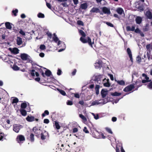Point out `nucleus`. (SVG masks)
Returning <instances> with one entry per match:
<instances>
[{
  "instance_id": "f257e3e1",
  "label": "nucleus",
  "mask_w": 152,
  "mask_h": 152,
  "mask_svg": "<svg viewBox=\"0 0 152 152\" xmlns=\"http://www.w3.org/2000/svg\"><path fill=\"white\" fill-rule=\"evenodd\" d=\"M13 130L16 133H18L20 129L23 128V126L20 124H15L13 126Z\"/></svg>"
},
{
  "instance_id": "f03ea898",
  "label": "nucleus",
  "mask_w": 152,
  "mask_h": 152,
  "mask_svg": "<svg viewBox=\"0 0 152 152\" xmlns=\"http://www.w3.org/2000/svg\"><path fill=\"white\" fill-rule=\"evenodd\" d=\"M134 88V86L133 84H131L126 87L123 90L124 92L130 91Z\"/></svg>"
},
{
  "instance_id": "7ed1b4c3",
  "label": "nucleus",
  "mask_w": 152,
  "mask_h": 152,
  "mask_svg": "<svg viewBox=\"0 0 152 152\" xmlns=\"http://www.w3.org/2000/svg\"><path fill=\"white\" fill-rule=\"evenodd\" d=\"M102 76L101 75L96 76L95 77V78L94 80V81L97 82L98 83L100 84L101 83Z\"/></svg>"
},
{
  "instance_id": "20e7f679",
  "label": "nucleus",
  "mask_w": 152,
  "mask_h": 152,
  "mask_svg": "<svg viewBox=\"0 0 152 152\" xmlns=\"http://www.w3.org/2000/svg\"><path fill=\"white\" fill-rule=\"evenodd\" d=\"M9 49L12 53L14 54H16L19 53V50L16 48H10Z\"/></svg>"
},
{
  "instance_id": "39448f33",
  "label": "nucleus",
  "mask_w": 152,
  "mask_h": 152,
  "mask_svg": "<svg viewBox=\"0 0 152 152\" xmlns=\"http://www.w3.org/2000/svg\"><path fill=\"white\" fill-rule=\"evenodd\" d=\"M16 140L18 142L20 143V142L24 141L25 138L23 136L20 135L17 136Z\"/></svg>"
},
{
  "instance_id": "423d86ee",
  "label": "nucleus",
  "mask_w": 152,
  "mask_h": 152,
  "mask_svg": "<svg viewBox=\"0 0 152 152\" xmlns=\"http://www.w3.org/2000/svg\"><path fill=\"white\" fill-rule=\"evenodd\" d=\"M102 10L103 12L104 13L108 15L110 14V9L106 7H104L102 8Z\"/></svg>"
},
{
  "instance_id": "0eeeda50",
  "label": "nucleus",
  "mask_w": 152,
  "mask_h": 152,
  "mask_svg": "<svg viewBox=\"0 0 152 152\" xmlns=\"http://www.w3.org/2000/svg\"><path fill=\"white\" fill-rule=\"evenodd\" d=\"M48 135V133L45 131H44L41 133V138L42 140H44L46 139V137Z\"/></svg>"
},
{
  "instance_id": "6e6552de",
  "label": "nucleus",
  "mask_w": 152,
  "mask_h": 152,
  "mask_svg": "<svg viewBox=\"0 0 152 152\" xmlns=\"http://www.w3.org/2000/svg\"><path fill=\"white\" fill-rule=\"evenodd\" d=\"M57 45L59 47H61L63 48H64V49L66 48V46L64 42L61 41H58Z\"/></svg>"
},
{
  "instance_id": "1a4fd4ad",
  "label": "nucleus",
  "mask_w": 152,
  "mask_h": 152,
  "mask_svg": "<svg viewBox=\"0 0 152 152\" xmlns=\"http://www.w3.org/2000/svg\"><path fill=\"white\" fill-rule=\"evenodd\" d=\"M28 55L26 53H21L20 56L21 59L23 60H26L28 59Z\"/></svg>"
},
{
  "instance_id": "9d476101",
  "label": "nucleus",
  "mask_w": 152,
  "mask_h": 152,
  "mask_svg": "<svg viewBox=\"0 0 152 152\" xmlns=\"http://www.w3.org/2000/svg\"><path fill=\"white\" fill-rule=\"evenodd\" d=\"M107 91L104 89H102L101 91V93L103 98L105 97L107 94Z\"/></svg>"
},
{
  "instance_id": "9b49d317",
  "label": "nucleus",
  "mask_w": 152,
  "mask_h": 152,
  "mask_svg": "<svg viewBox=\"0 0 152 152\" xmlns=\"http://www.w3.org/2000/svg\"><path fill=\"white\" fill-rule=\"evenodd\" d=\"M127 52L129 55V57L130 58V60L131 61H133V59L132 57V52L130 49L129 48H128L127 49Z\"/></svg>"
},
{
  "instance_id": "f8f14e48",
  "label": "nucleus",
  "mask_w": 152,
  "mask_h": 152,
  "mask_svg": "<svg viewBox=\"0 0 152 152\" xmlns=\"http://www.w3.org/2000/svg\"><path fill=\"white\" fill-rule=\"evenodd\" d=\"M114 80L116 82L118 83V84L120 85L123 86L125 85V82L123 80H117L115 78Z\"/></svg>"
},
{
  "instance_id": "ddd939ff",
  "label": "nucleus",
  "mask_w": 152,
  "mask_h": 152,
  "mask_svg": "<svg viewBox=\"0 0 152 152\" xmlns=\"http://www.w3.org/2000/svg\"><path fill=\"white\" fill-rule=\"evenodd\" d=\"M136 7L140 11H143L144 10L143 6V5L140 3H138L136 5Z\"/></svg>"
},
{
  "instance_id": "4468645a",
  "label": "nucleus",
  "mask_w": 152,
  "mask_h": 152,
  "mask_svg": "<svg viewBox=\"0 0 152 152\" xmlns=\"http://www.w3.org/2000/svg\"><path fill=\"white\" fill-rule=\"evenodd\" d=\"M66 22L69 23L72 26H75V21L72 20H65Z\"/></svg>"
},
{
  "instance_id": "2eb2a0df",
  "label": "nucleus",
  "mask_w": 152,
  "mask_h": 152,
  "mask_svg": "<svg viewBox=\"0 0 152 152\" xmlns=\"http://www.w3.org/2000/svg\"><path fill=\"white\" fill-rule=\"evenodd\" d=\"M116 11L118 14L121 15L124 14V10L121 8H118L116 10Z\"/></svg>"
},
{
  "instance_id": "dca6fc26",
  "label": "nucleus",
  "mask_w": 152,
  "mask_h": 152,
  "mask_svg": "<svg viewBox=\"0 0 152 152\" xmlns=\"http://www.w3.org/2000/svg\"><path fill=\"white\" fill-rule=\"evenodd\" d=\"M26 120L28 122H32L35 120V118L33 116H28L26 118Z\"/></svg>"
},
{
  "instance_id": "f3484780",
  "label": "nucleus",
  "mask_w": 152,
  "mask_h": 152,
  "mask_svg": "<svg viewBox=\"0 0 152 152\" xmlns=\"http://www.w3.org/2000/svg\"><path fill=\"white\" fill-rule=\"evenodd\" d=\"M145 15L149 19H151L152 18V14L150 11H148L146 12Z\"/></svg>"
},
{
  "instance_id": "a211bd4d",
  "label": "nucleus",
  "mask_w": 152,
  "mask_h": 152,
  "mask_svg": "<svg viewBox=\"0 0 152 152\" xmlns=\"http://www.w3.org/2000/svg\"><path fill=\"white\" fill-rule=\"evenodd\" d=\"M33 130L35 134H39L40 132V129L37 128L36 127H33Z\"/></svg>"
},
{
  "instance_id": "6ab92c4d",
  "label": "nucleus",
  "mask_w": 152,
  "mask_h": 152,
  "mask_svg": "<svg viewBox=\"0 0 152 152\" xmlns=\"http://www.w3.org/2000/svg\"><path fill=\"white\" fill-rule=\"evenodd\" d=\"M110 94L111 95L113 96H118L121 95V93L118 92L117 91H115L114 93H111Z\"/></svg>"
},
{
  "instance_id": "aec40b11",
  "label": "nucleus",
  "mask_w": 152,
  "mask_h": 152,
  "mask_svg": "<svg viewBox=\"0 0 152 152\" xmlns=\"http://www.w3.org/2000/svg\"><path fill=\"white\" fill-rule=\"evenodd\" d=\"M53 36H54L53 37V39L54 41L55 42L57 43L58 44V41L60 40H59L57 36V35L55 33H54L53 34Z\"/></svg>"
},
{
  "instance_id": "412c9836",
  "label": "nucleus",
  "mask_w": 152,
  "mask_h": 152,
  "mask_svg": "<svg viewBox=\"0 0 152 152\" xmlns=\"http://www.w3.org/2000/svg\"><path fill=\"white\" fill-rule=\"evenodd\" d=\"M17 44L18 45H20L22 43V39L20 37H17Z\"/></svg>"
},
{
  "instance_id": "4be33fe9",
  "label": "nucleus",
  "mask_w": 152,
  "mask_h": 152,
  "mask_svg": "<svg viewBox=\"0 0 152 152\" xmlns=\"http://www.w3.org/2000/svg\"><path fill=\"white\" fill-rule=\"evenodd\" d=\"M12 25V24H11ZM5 25L6 28L9 29H11L12 27L11 25V23L9 22H7L5 23Z\"/></svg>"
},
{
  "instance_id": "5701e85b",
  "label": "nucleus",
  "mask_w": 152,
  "mask_h": 152,
  "mask_svg": "<svg viewBox=\"0 0 152 152\" xmlns=\"http://www.w3.org/2000/svg\"><path fill=\"white\" fill-rule=\"evenodd\" d=\"M90 12H91L97 13L100 12V10L97 8L93 7L92 9Z\"/></svg>"
},
{
  "instance_id": "b1692460",
  "label": "nucleus",
  "mask_w": 152,
  "mask_h": 152,
  "mask_svg": "<svg viewBox=\"0 0 152 152\" xmlns=\"http://www.w3.org/2000/svg\"><path fill=\"white\" fill-rule=\"evenodd\" d=\"M20 112L23 116H25L27 115L26 111L24 109H20Z\"/></svg>"
},
{
  "instance_id": "393cba45",
  "label": "nucleus",
  "mask_w": 152,
  "mask_h": 152,
  "mask_svg": "<svg viewBox=\"0 0 152 152\" xmlns=\"http://www.w3.org/2000/svg\"><path fill=\"white\" fill-rule=\"evenodd\" d=\"M88 7V5L86 3H83L80 6V8L83 10L86 9Z\"/></svg>"
},
{
  "instance_id": "a878e982",
  "label": "nucleus",
  "mask_w": 152,
  "mask_h": 152,
  "mask_svg": "<svg viewBox=\"0 0 152 152\" xmlns=\"http://www.w3.org/2000/svg\"><path fill=\"white\" fill-rule=\"evenodd\" d=\"M100 88V86L99 85H96L95 87V90L96 91V95H98L99 93V88Z\"/></svg>"
},
{
  "instance_id": "bb28decb",
  "label": "nucleus",
  "mask_w": 152,
  "mask_h": 152,
  "mask_svg": "<svg viewBox=\"0 0 152 152\" xmlns=\"http://www.w3.org/2000/svg\"><path fill=\"white\" fill-rule=\"evenodd\" d=\"M45 74L46 76L49 77L51 75L52 72L50 70L47 69L45 71Z\"/></svg>"
},
{
  "instance_id": "cd10ccee",
  "label": "nucleus",
  "mask_w": 152,
  "mask_h": 152,
  "mask_svg": "<svg viewBox=\"0 0 152 152\" xmlns=\"http://www.w3.org/2000/svg\"><path fill=\"white\" fill-rule=\"evenodd\" d=\"M57 90L60 92V93L63 96H65L66 95V93L65 91L63 90L60 89L58 88L57 89Z\"/></svg>"
},
{
  "instance_id": "c85d7f7f",
  "label": "nucleus",
  "mask_w": 152,
  "mask_h": 152,
  "mask_svg": "<svg viewBox=\"0 0 152 152\" xmlns=\"http://www.w3.org/2000/svg\"><path fill=\"white\" fill-rule=\"evenodd\" d=\"M100 104V102H99L98 100H95L93 101L91 103V106L98 105Z\"/></svg>"
},
{
  "instance_id": "c756f323",
  "label": "nucleus",
  "mask_w": 152,
  "mask_h": 152,
  "mask_svg": "<svg viewBox=\"0 0 152 152\" xmlns=\"http://www.w3.org/2000/svg\"><path fill=\"white\" fill-rule=\"evenodd\" d=\"M55 126L56 128L57 129H59L60 128V126L59 125L58 122L56 121H54Z\"/></svg>"
},
{
  "instance_id": "7c9ffc66",
  "label": "nucleus",
  "mask_w": 152,
  "mask_h": 152,
  "mask_svg": "<svg viewBox=\"0 0 152 152\" xmlns=\"http://www.w3.org/2000/svg\"><path fill=\"white\" fill-rule=\"evenodd\" d=\"M87 42H88L89 45L91 46L92 47V44L94 43V42L92 43L91 41L90 38L89 37H88L87 39Z\"/></svg>"
},
{
  "instance_id": "2f4dec72",
  "label": "nucleus",
  "mask_w": 152,
  "mask_h": 152,
  "mask_svg": "<svg viewBox=\"0 0 152 152\" xmlns=\"http://www.w3.org/2000/svg\"><path fill=\"white\" fill-rule=\"evenodd\" d=\"M80 40L83 43H85L87 42V39L83 37H80Z\"/></svg>"
},
{
  "instance_id": "473e14b6",
  "label": "nucleus",
  "mask_w": 152,
  "mask_h": 152,
  "mask_svg": "<svg viewBox=\"0 0 152 152\" xmlns=\"http://www.w3.org/2000/svg\"><path fill=\"white\" fill-rule=\"evenodd\" d=\"M149 29V25L147 24L143 28V30L144 31H147Z\"/></svg>"
},
{
  "instance_id": "72a5a7b5",
  "label": "nucleus",
  "mask_w": 152,
  "mask_h": 152,
  "mask_svg": "<svg viewBox=\"0 0 152 152\" xmlns=\"http://www.w3.org/2000/svg\"><path fill=\"white\" fill-rule=\"evenodd\" d=\"M79 32L80 34H81L83 37H85L86 36V35L84 32L82 30H79Z\"/></svg>"
},
{
  "instance_id": "f704fd0d",
  "label": "nucleus",
  "mask_w": 152,
  "mask_h": 152,
  "mask_svg": "<svg viewBox=\"0 0 152 152\" xmlns=\"http://www.w3.org/2000/svg\"><path fill=\"white\" fill-rule=\"evenodd\" d=\"M147 88L151 90H152V81L151 80V82L148 84L147 86Z\"/></svg>"
},
{
  "instance_id": "c9c22d12",
  "label": "nucleus",
  "mask_w": 152,
  "mask_h": 152,
  "mask_svg": "<svg viewBox=\"0 0 152 152\" xmlns=\"http://www.w3.org/2000/svg\"><path fill=\"white\" fill-rule=\"evenodd\" d=\"M27 105L26 103L23 102L21 103V108L24 109L25 108L27 107Z\"/></svg>"
},
{
  "instance_id": "e433bc0d",
  "label": "nucleus",
  "mask_w": 152,
  "mask_h": 152,
  "mask_svg": "<svg viewBox=\"0 0 152 152\" xmlns=\"http://www.w3.org/2000/svg\"><path fill=\"white\" fill-rule=\"evenodd\" d=\"M142 76L144 77V79L147 80H150L149 78L147 75L145 73H143L142 75Z\"/></svg>"
},
{
  "instance_id": "4c0bfd02",
  "label": "nucleus",
  "mask_w": 152,
  "mask_h": 152,
  "mask_svg": "<svg viewBox=\"0 0 152 152\" xmlns=\"http://www.w3.org/2000/svg\"><path fill=\"white\" fill-rule=\"evenodd\" d=\"M30 141L31 142H33L34 141V134H31L30 135Z\"/></svg>"
},
{
  "instance_id": "58836bf2",
  "label": "nucleus",
  "mask_w": 152,
  "mask_h": 152,
  "mask_svg": "<svg viewBox=\"0 0 152 152\" xmlns=\"http://www.w3.org/2000/svg\"><path fill=\"white\" fill-rule=\"evenodd\" d=\"M37 16L39 18H43L44 17V15L42 13H39L37 15Z\"/></svg>"
},
{
  "instance_id": "ea45409f",
  "label": "nucleus",
  "mask_w": 152,
  "mask_h": 152,
  "mask_svg": "<svg viewBox=\"0 0 152 152\" xmlns=\"http://www.w3.org/2000/svg\"><path fill=\"white\" fill-rule=\"evenodd\" d=\"M79 117L85 121H86L87 120V119L82 114H80L79 115Z\"/></svg>"
},
{
  "instance_id": "a19ab883",
  "label": "nucleus",
  "mask_w": 152,
  "mask_h": 152,
  "mask_svg": "<svg viewBox=\"0 0 152 152\" xmlns=\"http://www.w3.org/2000/svg\"><path fill=\"white\" fill-rule=\"evenodd\" d=\"M94 66L95 68L96 69L100 68L102 66L100 65V64H94Z\"/></svg>"
},
{
  "instance_id": "79ce46f5",
  "label": "nucleus",
  "mask_w": 152,
  "mask_h": 152,
  "mask_svg": "<svg viewBox=\"0 0 152 152\" xmlns=\"http://www.w3.org/2000/svg\"><path fill=\"white\" fill-rule=\"evenodd\" d=\"M12 68L15 71L18 70L19 69V67L17 65H14Z\"/></svg>"
},
{
  "instance_id": "37998d69",
  "label": "nucleus",
  "mask_w": 152,
  "mask_h": 152,
  "mask_svg": "<svg viewBox=\"0 0 152 152\" xmlns=\"http://www.w3.org/2000/svg\"><path fill=\"white\" fill-rule=\"evenodd\" d=\"M39 48L41 50H44L46 49V46L44 44L41 45L40 46Z\"/></svg>"
},
{
  "instance_id": "c03bdc74",
  "label": "nucleus",
  "mask_w": 152,
  "mask_h": 152,
  "mask_svg": "<svg viewBox=\"0 0 152 152\" xmlns=\"http://www.w3.org/2000/svg\"><path fill=\"white\" fill-rule=\"evenodd\" d=\"M105 129L108 132L111 134H113V132L110 128H109L108 127H106L105 128Z\"/></svg>"
},
{
  "instance_id": "a18cd8bd",
  "label": "nucleus",
  "mask_w": 152,
  "mask_h": 152,
  "mask_svg": "<svg viewBox=\"0 0 152 152\" xmlns=\"http://www.w3.org/2000/svg\"><path fill=\"white\" fill-rule=\"evenodd\" d=\"M18 102V99L16 97H15L12 100V103H17Z\"/></svg>"
},
{
  "instance_id": "49530a36",
  "label": "nucleus",
  "mask_w": 152,
  "mask_h": 152,
  "mask_svg": "<svg viewBox=\"0 0 152 152\" xmlns=\"http://www.w3.org/2000/svg\"><path fill=\"white\" fill-rule=\"evenodd\" d=\"M4 133L2 132L0 133V140L3 141V139H4Z\"/></svg>"
},
{
  "instance_id": "de8ad7c7",
  "label": "nucleus",
  "mask_w": 152,
  "mask_h": 152,
  "mask_svg": "<svg viewBox=\"0 0 152 152\" xmlns=\"http://www.w3.org/2000/svg\"><path fill=\"white\" fill-rule=\"evenodd\" d=\"M104 86L106 87H109L110 86V83L109 82H106L104 83Z\"/></svg>"
},
{
  "instance_id": "09e8293b",
  "label": "nucleus",
  "mask_w": 152,
  "mask_h": 152,
  "mask_svg": "<svg viewBox=\"0 0 152 152\" xmlns=\"http://www.w3.org/2000/svg\"><path fill=\"white\" fill-rule=\"evenodd\" d=\"M77 23V24L79 25L83 26L84 25L83 23L80 20H78Z\"/></svg>"
},
{
  "instance_id": "8fccbe9b",
  "label": "nucleus",
  "mask_w": 152,
  "mask_h": 152,
  "mask_svg": "<svg viewBox=\"0 0 152 152\" xmlns=\"http://www.w3.org/2000/svg\"><path fill=\"white\" fill-rule=\"evenodd\" d=\"M66 104L68 105H72L73 104V102L72 101L68 100L66 102Z\"/></svg>"
},
{
  "instance_id": "3c124183",
  "label": "nucleus",
  "mask_w": 152,
  "mask_h": 152,
  "mask_svg": "<svg viewBox=\"0 0 152 152\" xmlns=\"http://www.w3.org/2000/svg\"><path fill=\"white\" fill-rule=\"evenodd\" d=\"M74 95V96L77 98H79L80 97L79 94L78 93H75L73 94Z\"/></svg>"
},
{
  "instance_id": "603ef678",
  "label": "nucleus",
  "mask_w": 152,
  "mask_h": 152,
  "mask_svg": "<svg viewBox=\"0 0 152 152\" xmlns=\"http://www.w3.org/2000/svg\"><path fill=\"white\" fill-rule=\"evenodd\" d=\"M19 33L23 36H25V32L21 29H20L19 31Z\"/></svg>"
},
{
  "instance_id": "864d4df0",
  "label": "nucleus",
  "mask_w": 152,
  "mask_h": 152,
  "mask_svg": "<svg viewBox=\"0 0 152 152\" xmlns=\"http://www.w3.org/2000/svg\"><path fill=\"white\" fill-rule=\"evenodd\" d=\"M18 10L17 9H15V10H13L12 12L15 16H16V13H18Z\"/></svg>"
},
{
  "instance_id": "5fc2aeb1",
  "label": "nucleus",
  "mask_w": 152,
  "mask_h": 152,
  "mask_svg": "<svg viewBox=\"0 0 152 152\" xmlns=\"http://www.w3.org/2000/svg\"><path fill=\"white\" fill-rule=\"evenodd\" d=\"M151 81V80H147L145 79H143L142 80V82L143 83H146L150 82Z\"/></svg>"
},
{
  "instance_id": "6e6d98bb",
  "label": "nucleus",
  "mask_w": 152,
  "mask_h": 152,
  "mask_svg": "<svg viewBox=\"0 0 152 152\" xmlns=\"http://www.w3.org/2000/svg\"><path fill=\"white\" fill-rule=\"evenodd\" d=\"M61 70L60 69H58L57 73V75H60L61 74Z\"/></svg>"
},
{
  "instance_id": "4d7b16f0",
  "label": "nucleus",
  "mask_w": 152,
  "mask_h": 152,
  "mask_svg": "<svg viewBox=\"0 0 152 152\" xmlns=\"http://www.w3.org/2000/svg\"><path fill=\"white\" fill-rule=\"evenodd\" d=\"M106 23L107 24V25H108V26H109L111 27H113L114 26L113 25L110 23L106 22Z\"/></svg>"
},
{
  "instance_id": "13d9d810",
  "label": "nucleus",
  "mask_w": 152,
  "mask_h": 152,
  "mask_svg": "<svg viewBox=\"0 0 152 152\" xmlns=\"http://www.w3.org/2000/svg\"><path fill=\"white\" fill-rule=\"evenodd\" d=\"M83 131L86 133H88L89 131L87 130L86 127H85L83 129Z\"/></svg>"
},
{
  "instance_id": "bf43d9fd",
  "label": "nucleus",
  "mask_w": 152,
  "mask_h": 152,
  "mask_svg": "<svg viewBox=\"0 0 152 152\" xmlns=\"http://www.w3.org/2000/svg\"><path fill=\"white\" fill-rule=\"evenodd\" d=\"M49 122V120L48 119H45L44 120V123L45 124H48Z\"/></svg>"
},
{
  "instance_id": "052dcab7",
  "label": "nucleus",
  "mask_w": 152,
  "mask_h": 152,
  "mask_svg": "<svg viewBox=\"0 0 152 152\" xmlns=\"http://www.w3.org/2000/svg\"><path fill=\"white\" fill-rule=\"evenodd\" d=\"M136 23L138 24H140L142 21V20H135Z\"/></svg>"
},
{
  "instance_id": "680f3d73",
  "label": "nucleus",
  "mask_w": 152,
  "mask_h": 152,
  "mask_svg": "<svg viewBox=\"0 0 152 152\" xmlns=\"http://www.w3.org/2000/svg\"><path fill=\"white\" fill-rule=\"evenodd\" d=\"M108 75L110 76L111 80H114V77H113V75L110 74H108Z\"/></svg>"
},
{
  "instance_id": "e2e57ef3",
  "label": "nucleus",
  "mask_w": 152,
  "mask_h": 152,
  "mask_svg": "<svg viewBox=\"0 0 152 152\" xmlns=\"http://www.w3.org/2000/svg\"><path fill=\"white\" fill-rule=\"evenodd\" d=\"M140 30L138 28H137L136 29H135L134 30V32L137 33H139L140 32Z\"/></svg>"
},
{
  "instance_id": "0e129e2a",
  "label": "nucleus",
  "mask_w": 152,
  "mask_h": 152,
  "mask_svg": "<svg viewBox=\"0 0 152 152\" xmlns=\"http://www.w3.org/2000/svg\"><path fill=\"white\" fill-rule=\"evenodd\" d=\"M35 70L34 69H32L31 70V74L32 76H35V73H34Z\"/></svg>"
},
{
  "instance_id": "69168bd1",
  "label": "nucleus",
  "mask_w": 152,
  "mask_h": 152,
  "mask_svg": "<svg viewBox=\"0 0 152 152\" xmlns=\"http://www.w3.org/2000/svg\"><path fill=\"white\" fill-rule=\"evenodd\" d=\"M117 118L115 117H113L112 118V121L113 122H115L117 121Z\"/></svg>"
},
{
  "instance_id": "338daca9",
  "label": "nucleus",
  "mask_w": 152,
  "mask_h": 152,
  "mask_svg": "<svg viewBox=\"0 0 152 152\" xmlns=\"http://www.w3.org/2000/svg\"><path fill=\"white\" fill-rule=\"evenodd\" d=\"M94 119L96 120H97L99 118V115L98 114H96V115H95L94 116Z\"/></svg>"
},
{
  "instance_id": "774afa93",
  "label": "nucleus",
  "mask_w": 152,
  "mask_h": 152,
  "mask_svg": "<svg viewBox=\"0 0 152 152\" xmlns=\"http://www.w3.org/2000/svg\"><path fill=\"white\" fill-rule=\"evenodd\" d=\"M126 29L127 31H131V28L129 26H128L126 27Z\"/></svg>"
}]
</instances>
